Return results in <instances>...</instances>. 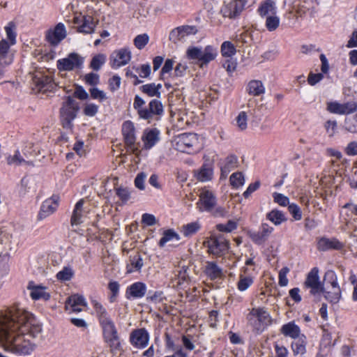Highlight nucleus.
<instances>
[{"instance_id":"f257e3e1","label":"nucleus","mask_w":357,"mask_h":357,"mask_svg":"<svg viewBox=\"0 0 357 357\" xmlns=\"http://www.w3.org/2000/svg\"><path fill=\"white\" fill-rule=\"evenodd\" d=\"M41 331L33 315L23 309L13 307L0 319V342L13 354H30L33 345L24 336L36 337Z\"/></svg>"},{"instance_id":"f03ea898","label":"nucleus","mask_w":357,"mask_h":357,"mask_svg":"<svg viewBox=\"0 0 357 357\" xmlns=\"http://www.w3.org/2000/svg\"><path fill=\"white\" fill-rule=\"evenodd\" d=\"M144 100L139 95H135L133 102V108L140 119L150 123L153 119L160 118L164 114L162 103L158 99H152L149 101L148 107H145Z\"/></svg>"},{"instance_id":"7ed1b4c3","label":"nucleus","mask_w":357,"mask_h":357,"mask_svg":"<svg viewBox=\"0 0 357 357\" xmlns=\"http://www.w3.org/2000/svg\"><path fill=\"white\" fill-rule=\"evenodd\" d=\"M246 319L252 331L261 333L273 324L270 313L264 307H253L248 314Z\"/></svg>"},{"instance_id":"20e7f679","label":"nucleus","mask_w":357,"mask_h":357,"mask_svg":"<svg viewBox=\"0 0 357 357\" xmlns=\"http://www.w3.org/2000/svg\"><path fill=\"white\" fill-rule=\"evenodd\" d=\"M203 148L199 136L196 133L184 132L178 135L175 139V149L183 153L193 154Z\"/></svg>"},{"instance_id":"39448f33","label":"nucleus","mask_w":357,"mask_h":357,"mask_svg":"<svg viewBox=\"0 0 357 357\" xmlns=\"http://www.w3.org/2000/svg\"><path fill=\"white\" fill-rule=\"evenodd\" d=\"M79 110V103L70 96L66 97V100L59 109V119L64 129H73V122L77 117Z\"/></svg>"},{"instance_id":"423d86ee","label":"nucleus","mask_w":357,"mask_h":357,"mask_svg":"<svg viewBox=\"0 0 357 357\" xmlns=\"http://www.w3.org/2000/svg\"><path fill=\"white\" fill-rule=\"evenodd\" d=\"M218 55L217 50L212 45H206L204 50L201 47L191 46L186 51V56L190 60H198L202 64H208Z\"/></svg>"},{"instance_id":"0eeeda50","label":"nucleus","mask_w":357,"mask_h":357,"mask_svg":"<svg viewBox=\"0 0 357 357\" xmlns=\"http://www.w3.org/2000/svg\"><path fill=\"white\" fill-rule=\"evenodd\" d=\"M33 90L40 93L54 91L57 87L53 76L43 71H36L32 78Z\"/></svg>"},{"instance_id":"6e6552de","label":"nucleus","mask_w":357,"mask_h":357,"mask_svg":"<svg viewBox=\"0 0 357 357\" xmlns=\"http://www.w3.org/2000/svg\"><path fill=\"white\" fill-rule=\"evenodd\" d=\"M246 4L247 0L225 1L220 8V13L224 18L236 20L242 14Z\"/></svg>"},{"instance_id":"1a4fd4ad","label":"nucleus","mask_w":357,"mask_h":357,"mask_svg":"<svg viewBox=\"0 0 357 357\" xmlns=\"http://www.w3.org/2000/svg\"><path fill=\"white\" fill-rule=\"evenodd\" d=\"M326 110L333 114L349 115L357 111V102L354 100L339 102L337 100L326 102Z\"/></svg>"},{"instance_id":"9d476101","label":"nucleus","mask_w":357,"mask_h":357,"mask_svg":"<svg viewBox=\"0 0 357 357\" xmlns=\"http://www.w3.org/2000/svg\"><path fill=\"white\" fill-rule=\"evenodd\" d=\"M305 289H310V294L312 296L319 295L324 291V286L319 280V268H312L307 273L303 283Z\"/></svg>"},{"instance_id":"9b49d317","label":"nucleus","mask_w":357,"mask_h":357,"mask_svg":"<svg viewBox=\"0 0 357 357\" xmlns=\"http://www.w3.org/2000/svg\"><path fill=\"white\" fill-rule=\"evenodd\" d=\"M73 22L76 26L77 32L84 34L93 33L96 25L92 16L82 13L75 14Z\"/></svg>"},{"instance_id":"f8f14e48","label":"nucleus","mask_w":357,"mask_h":357,"mask_svg":"<svg viewBox=\"0 0 357 357\" xmlns=\"http://www.w3.org/2000/svg\"><path fill=\"white\" fill-rule=\"evenodd\" d=\"M150 334L145 328L133 329L129 335V342L135 348L143 349L149 343Z\"/></svg>"},{"instance_id":"ddd939ff","label":"nucleus","mask_w":357,"mask_h":357,"mask_svg":"<svg viewBox=\"0 0 357 357\" xmlns=\"http://www.w3.org/2000/svg\"><path fill=\"white\" fill-rule=\"evenodd\" d=\"M132 55L129 47L114 50L109 56V65L112 69H118L128 64Z\"/></svg>"},{"instance_id":"4468645a","label":"nucleus","mask_w":357,"mask_h":357,"mask_svg":"<svg viewBox=\"0 0 357 357\" xmlns=\"http://www.w3.org/2000/svg\"><path fill=\"white\" fill-rule=\"evenodd\" d=\"M84 59L77 53H70L66 58L59 59L56 66L59 71H70L75 68H81Z\"/></svg>"},{"instance_id":"2eb2a0df","label":"nucleus","mask_w":357,"mask_h":357,"mask_svg":"<svg viewBox=\"0 0 357 357\" xmlns=\"http://www.w3.org/2000/svg\"><path fill=\"white\" fill-rule=\"evenodd\" d=\"M60 197L58 195H52L46 199L41 204L38 214V220H41L53 214L59 206Z\"/></svg>"},{"instance_id":"dca6fc26","label":"nucleus","mask_w":357,"mask_h":357,"mask_svg":"<svg viewBox=\"0 0 357 357\" xmlns=\"http://www.w3.org/2000/svg\"><path fill=\"white\" fill-rule=\"evenodd\" d=\"M217 203L216 197L213 192L208 190H203L200 195L197 208L200 212H211Z\"/></svg>"},{"instance_id":"f3484780","label":"nucleus","mask_w":357,"mask_h":357,"mask_svg":"<svg viewBox=\"0 0 357 357\" xmlns=\"http://www.w3.org/2000/svg\"><path fill=\"white\" fill-rule=\"evenodd\" d=\"M325 280L327 284H330L333 292H327L326 297L331 302L337 303L341 297V290L337 282V275L333 271H328L325 273Z\"/></svg>"},{"instance_id":"a211bd4d","label":"nucleus","mask_w":357,"mask_h":357,"mask_svg":"<svg viewBox=\"0 0 357 357\" xmlns=\"http://www.w3.org/2000/svg\"><path fill=\"white\" fill-rule=\"evenodd\" d=\"M229 245V242L222 237H211L207 241L208 252L218 257L224 255Z\"/></svg>"},{"instance_id":"6ab92c4d","label":"nucleus","mask_w":357,"mask_h":357,"mask_svg":"<svg viewBox=\"0 0 357 357\" xmlns=\"http://www.w3.org/2000/svg\"><path fill=\"white\" fill-rule=\"evenodd\" d=\"M198 32L195 25H182L173 29L169 35V39L174 44L183 40L186 36L195 35Z\"/></svg>"},{"instance_id":"aec40b11","label":"nucleus","mask_w":357,"mask_h":357,"mask_svg":"<svg viewBox=\"0 0 357 357\" xmlns=\"http://www.w3.org/2000/svg\"><path fill=\"white\" fill-rule=\"evenodd\" d=\"M274 229L267 223H261L258 231H249L252 241L258 245L264 244L273 231Z\"/></svg>"},{"instance_id":"412c9836","label":"nucleus","mask_w":357,"mask_h":357,"mask_svg":"<svg viewBox=\"0 0 357 357\" xmlns=\"http://www.w3.org/2000/svg\"><path fill=\"white\" fill-rule=\"evenodd\" d=\"M147 291V286L143 282H135L128 286L125 292V297L128 300H135L143 298Z\"/></svg>"},{"instance_id":"4be33fe9","label":"nucleus","mask_w":357,"mask_h":357,"mask_svg":"<svg viewBox=\"0 0 357 357\" xmlns=\"http://www.w3.org/2000/svg\"><path fill=\"white\" fill-rule=\"evenodd\" d=\"M26 288L30 291V297L33 301L40 299L48 301L51 297L50 294L46 291L47 287L42 284H36L33 281H29Z\"/></svg>"},{"instance_id":"5701e85b","label":"nucleus","mask_w":357,"mask_h":357,"mask_svg":"<svg viewBox=\"0 0 357 357\" xmlns=\"http://www.w3.org/2000/svg\"><path fill=\"white\" fill-rule=\"evenodd\" d=\"M238 158L234 154L229 155L225 158L220 160L219 162L220 178H226L228 174L238 167Z\"/></svg>"},{"instance_id":"b1692460","label":"nucleus","mask_w":357,"mask_h":357,"mask_svg":"<svg viewBox=\"0 0 357 357\" xmlns=\"http://www.w3.org/2000/svg\"><path fill=\"white\" fill-rule=\"evenodd\" d=\"M343 247L344 244L335 238L321 237L318 240L317 244V250L321 252H326L329 250H340Z\"/></svg>"},{"instance_id":"393cba45","label":"nucleus","mask_w":357,"mask_h":357,"mask_svg":"<svg viewBox=\"0 0 357 357\" xmlns=\"http://www.w3.org/2000/svg\"><path fill=\"white\" fill-rule=\"evenodd\" d=\"M66 36V30L63 23L56 25L53 31H49L46 35L47 40L52 45H58Z\"/></svg>"},{"instance_id":"a878e982","label":"nucleus","mask_w":357,"mask_h":357,"mask_svg":"<svg viewBox=\"0 0 357 357\" xmlns=\"http://www.w3.org/2000/svg\"><path fill=\"white\" fill-rule=\"evenodd\" d=\"M143 266V258L139 252L134 255H130L126 266V273H140Z\"/></svg>"},{"instance_id":"bb28decb","label":"nucleus","mask_w":357,"mask_h":357,"mask_svg":"<svg viewBox=\"0 0 357 357\" xmlns=\"http://www.w3.org/2000/svg\"><path fill=\"white\" fill-rule=\"evenodd\" d=\"M121 131L125 143L130 146H133L136 141L134 123L130 120L124 121Z\"/></svg>"},{"instance_id":"cd10ccee","label":"nucleus","mask_w":357,"mask_h":357,"mask_svg":"<svg viewBox=\"0 0 357 357\" xmlns=\"http://www.w3.org/2000/svg\"><path fill=\"white\" fill-rule=\"evenodd\" d=\"M204 273L211 280L221 279L223 276L222 269L215 261H207L205 263Z\"/></svg>"},{"instance_id":"c85d7f7f","label":"nucleus","mask_w":357,"mask_h":357,"mask_svg":"<svg viewBox=\"0 0 357 357\" xmlns=\"http://www.w3.org/2000/svg\"><path fill=\"white\" fill-rule=\"evenodd\" d=\"M85 305L86 302L84 298L77 294L70 296L66 303V309L74 312L82 311L83 307Z\"/></svg>"},{"instance_id":"c756f323","label":"nucleus","mask_w":357,"mask_h":357,"mask_svg":"<svg viewBox=\"0 0 357 357\" xmlns=\"http://www.w3.org/2000/svg\"><path fill=\"white\" fill-rule=\"evenodd\" d=\"M159 135L160 131L157 128L145 130L142 136L144 148L150 149L153 147L160 139Z\"/></svg>"},{"instance_id":"7c9ffc66","label":"nucleus","mask_w":357,"mask_h":357,"mask_svg":"<svg viewBox=\"0 0 357 357\" xmlns=\"http://www.w3.org/2000/svg\"><path fill=\"white\" fill-rule=\"evenodd\" d=\"M91 305L99 324L112 318L105 307L98 301L96 299L91 300Z\"/></svg>"},{"instance_id":"2f4dec72","label":"nucleus","mask_w":357,"mask_h":357,"mask_svg":"<svg viewBox=\"0 0 357 357\" xmlns=\"http://www.w3.org/2000/svg\"><path fill=\"white\" fill-rule=\"evenodd\" d=\"M103 340L108 345L111 353L113 354H121L123 351L122 340L119 333L105 337Z\"/></svg>"},{"instance_id":"473e14b6","label":"nucleus","mask_w":357,"mask_h":357,"mask_svg":"<svg viewBox=\"0 0 357 357\" xmlns=\"http://www.w3.org/2000/svg\"><path fill=\"white\" fill-rule=\"evenodd\" d=\"M342 209L344 210L343 218L346 224L357 222V204L348 202L342 206Z\"/></svg>"},{"instance_id":"72a5a7b5","label":"nucleus","mask_w":357,"mask_h":357,"mask_svg":"<svg viewBox=\"0 0 357 357\" xmlns=\"http://www.w3.org/2000/svg\"><path fill=\"white\" fill-rule=\"evenodd\" d=\"M280 333L285 337L296 339L301 336L300 327L294 321H289L282 326Z\"/></svg>"},{"instance_id":"f704fd0d","label":"nucleus","mask_w":357,"mask_h":357,"mask_svg":"<svg viewBox=\"0 0 357 357\" xmlns=\"http://www.w3.org/2000/svg\"><path fill=\"white\" fill-rule=\"evenodd\" d=\"M257 13L261 17H266L268 14H276L277 8L275 2L273 0L262 1L257 8Z\"/></svg>"},{"instance_id":"c9c22d12","label":"nucleus","mask_w":357,"mask_h":357,"mask_svg":"<svg viewBox=\"0 0 357 357\" xmlns=\"http://www.w3.org/2000/svg\"><path fill=\"white\" fill-rule=\"evenodd\" d=\"M139 89L142 93L146 94L149 97H156L159 98L161 96V84H156L153 82L149 83L141 86Z\"/></svg>"},{"instance_id":"e433bc0d","label":"nucleus","mask_w":357,"mask_h":357,"mask_svg":"<svg viewBox=\"0 0 357 357\" xmlns=\"http://www.w3.org/2000/svg\"><path fill=\"white\" fill-rule=\"evenodd\" d=\"M102 333V338L118 334V330L112 318L99 324Z\"/></svg>"},{"instance_id":"4c0bfd02","label":"nucleus","mask_w":357,"mask_h":357,"mask_svg":"<svg viewBox=\"0 0 357 357\" xmlns=\"http://www.w3.org/2000/svg\"><path fill=\"white\" fill-rule=\"evenodd\" d=\"M84 203V199H81L75 204L70 218V224L72 226L79 225L82 222V210Z\"/></svg>"},{"instance_id":"58836bf2","label":"nucleus","mask_w":357,"mask_h":357,"mask_svg":"<svg viewBox=\"0 0 357 357\" xmlns=\"http://www.w3.org/2000/svg\"><path fill=\"white\" fill-rule=\"evenodd\" d=\"M248 93L253 96H259L265 93V87L261 81L253 79L247 86Z\"/></svg>"},{"instance_id":"ea45409f","label":"nucleus","mask_w":357,"mask_h":357,"mask_svg":"<svg viewBox=\"0 0 357 357\" xmlns=\"http://www.w3.org/2000/svg\"><path fill=\"white\" fill-rule=\"evenodd\" d=\"M296 340L291 342V347L293 351L294 355L303 354L306 351V337L302 334L301 337L295 339Z\"/></svg>"},{"instance_id":"a19ab883","label":"nucleus","mask_w":357,"mask_h":357,"mask_svg":"<svg viewBox=\"0 0 357 357\" xmlns=\"http://www.w3.org/2000/svg\"><path fill=\"white\" fill-rule=\"evenodd\" d=\"M180 239V236L173 229H168L163 231L162 236L158 241V245L160 248H163L167 242L173 240L179 241Z\"/></svg>"},{"instance_id":"79ce46f5","label":"nucleus","mask_w":357,"mask_h":357,"mask_svg":"<svg viewBox=\"0 0 357 357\" xmlns=\"http://www.w3.org/2000/svg\"><path fill=\"white\" fill-rule=\"evenodd\" d=\"M266 219L273 222L275 225H280L287 220V218L281 211L273 209L266 213Z\"/></svg>"},{"instance_id":"37998d69","label":"nucleus","mask_w":357,"mask_h":357,"mask_svg":"<svg viewBox=\"0 0 357 357\" xmlns=\"http://www.w3.org/2000/svg\"><path fill=\"white\" fill-rule=\"evenodd\" d=\"M6 36H7V41L11 45H14L17 43V26L16 24L10 21L9 22L7 25L4 27Z\"/></svg>"},{"instance_id":"c03bdc74","label":"nucleus","mask_w":357,"mask_h":357,"mask_svg":"<svg viewBox=\"0 0 357 357\" xmlns=\"http://www.w3.org/2000/svg\"><path fill=\"white\" fill-rule=\"evenodd\" d=\"M201 229V224L198 221L192 222L182 226L181 232L185 237H190L197 233Z\"/></svg>"},{"instance_id":"a18cd8bd","label":"nucleus","mask_w":357,"mask_h":357,"mask_svg":"<svg viewBox=\"0 0 357 357\" xmlns=\"http://www.w3.org/2000/svg\"><path fill=\"white\" fill-rule=\"evenodd\" d=\"M107 289L110 292L108 297L109 301L110 303H113L116 301L119 295L120 284L117 281L111 280L107 284Z\"/></svg>"},{"instance_id":"49530a36","label":"nucleus","mask_w":357,"mask_h":357,"mask_svg":"<svg viewBox=\"0 0 357 357\" xmlns=\"http://www.w3.org/2000/svg\"><path fill=\"white\" fill-rule=\"evenodd\" d=\"M213 176V169L208 165L204 164L199 170L197 178L202 182L210 181Z\"/></svg>"},{"instance_id":"de8ad7c7","label":"nucleus","mask_w":357,"mask_h":357,"mask_svg":"<svg viewBox=\"0 0 357 357\" xmlns=\"http://www.w3.org/2000/svg\"><path fill=\"white\" fill-rule=\"evenodd\" d=\"M229 182L232 188L238 189L245 183L244 175L241 172H234L230 176Z\"/></svg>"},{"instance_id":"09e8293b","label":"nucleus","mask_w":357,"mask_h":357,"mask_svg":"<svg viewBox=\"0 0 357 357\" xmlns=\"http://www.w3.org/2000/svg\"><path fill=\"white\" fill-rule=\"evenodd\" d=\"M221 54L223 57H232L236 53V49L234 44L230 41H225L221 45Z\"/></svg>"},{"instance_id":"8fccbe9b","label":"nucleus","mask_w":357,"mask_h":357,"mask_svg":"<svg viewBox=\"0 0 357 357\" xmlns=\"http://www.w3.org/2000/svg\"><path fill=\"white\" fill-rule=\"evenodd\" d=\"M11 46L12 45L9 44L6 39H1L0 40V61L13 59V57L9 55Z\"/></svg>"},{"instance_id":"3c124183","label":"nucleus","mask_w":357,"mask_h":357,"mask_svg":"<svg viewBox=\"0 0 357 357\" xmlns=\"http://www.w3.org/2000/svg\"><path fill=\"white\" fill-rule=\"evenodd\" d=\"M280 20L276 15H268L266 18L265 26L268 31H275L280 26Z\"/></svg>"},{"instance_id":"603ef678","label":"nucleus","mask_w":357,"mask_h":357,"mask_svg":"<svg viewBox=\"0 0 357 357\" xmlns=\"http://www.w3.org/2000/svg\"><path fill=\"white\" fill-rule=\"evenodd\" d=\"M254 282V280L251 276H244L240 275L239 280L237 282V289L240 291L247 290Z\"/></svg>"},{"instance_id":"864d4df0","label":"nucleus","mask_w":357,"mask_h":357,"mask_svg":"<svg viewBox=\"0 0 357 357\" xmlns=\"http://www.w3.org/2000/svg\"><path fill=\"white\" fill-rule=\"evenodd\" d=\"M106 56L102 54H98L94 56L90 63V67L94 70H99L102 66L105 63Z\"/></svg>"},{"instance_id":"5fc2aeb1","label":"nucleus","mask_w":357,"mask_h":357,"mask_svg":"<svg viewBox=\"0 0 357 357\" xmlns=\"http://www.w3.org/2000/svg\"><path fill=\"white\" fill-rule=\"evenodd\" d=\"M149 36L147 33L137 35L133 40L134 45L138 50H142L149 43Z\"/></svg>"},{"instance_id":"6e6d98bb","label":"nucleus","mask_w":357,"mask_h":357,"mask_svg":"<svg viewBox=\"0 0 357 357\" xmlns=\"http://www.w3.org/2000/svg\"><path fill=\"white\" fill-rule=\"evenodd\" d=\"M115 192L116 196L119 198L122 204H126L130 198V192L127 188H116Z\"/></svg>"},{"instance_id":"4d7b16f0","label":"nucleus","mask_w":357,"mask_h":357,"mask_svg":"<svg viewBox=\"0 0 357 357\" xmlns=\"http://www.w3.org/2000/svg\"><path fill=\"white\" fill-rule=\"evenodd\" d=\"M344 128L351 133H357V119L356 115L351 118L345 119Z\"/></svg>"},{"instance_id":"13d9d810","label":"nucleus","mask_w":357,"mask_h":357,"mask_svg":"<svg viewBox=\"0 0 357 357\" xmlns=\"http://www.w3.org/2000/svg\"><path fill=\"white\" fill-rule=\"evenodd\" d=\"M73 275L74 273L70 267H64L56 273V278L61 281H68L71 280Z\"/></svg>"},{"instance_id":"bf43d9fd","label":"nucleus","mask_w":357,"mask_h":357,"mask_svg":"<svg viewBox=\"0 0 357 357\" xmlns=\"http://www.w3.org/2000/svg\"><path fill=\"white\" fill-rule=\"evenodd\" d=\"M237 228V222L229 220L226 224H218L216 229L221 232H231Z\"/></svg>"},{"instance_id":"052dcab7","label":"nucleus","mask_w":357,"mask_h":357,"mask_svg":"<svg viewBox=\"0 0 357 357\" xmlns=\"http://www.w3.org/2000/svg\"><path fill=\"white\" fill-rule=\"evenodd\" d=\"M222 67L227 70V72L229 75H231L234 71H236L237 68L236 59L232 57L226 59L222 62Z\"/></svg>"},{"instance_id":"680f3d73","label":"nucleus","mask_w":357,"mask_h":357,"mask_svg":"<svg viewBox=\"0 0 357 357\" xmlns=\"http://www.w3.org/2000/svg\"><path fill=\"white\" fill-rule=\"evenodd\" d=\"M6 161L9 165H20L22 164V162H25V160L21 155L20 151L17 149L13 155H9L7 157Z\"/></svg>"},{"instance_id":"e2e57ef3","label":"nucleus","mask_w":357,"mask_h":357,"mask_svg":"<svg viewBox=\"0 0 357 357\" xmlns=\"http://www.w3.org/2000/svg\"><path fill=\"white\" fill-rule=\"evenodd\" d=\"M89 92L92 99L98 100L100 102H102L107 98L105 93L96 87L91 88Z\"/></svg>"},{"instance_id":"0e129e2a","label":"nucleus","mask_w":357,"mask_h":357,"mask_svg":"<svg viewBox=\"0 0 357 357\" xmlns=\"http://www.w3.org/2000/svg\"><path fill=\"white\" fill-rule=\"evenodd\" d=\"M236 124L241 130H245L248 126V116L245 112H240L236 118Z\"/></svg>"},{"instance_id":"69168bd1","label":"nucleus","mask_w":357,"mask_h":357,"mask_svg":"<svg viewBox=\"0 0 357 357\" xmlns=\"http://www.w3.org/2000/svg\"><path fill=\"white\" fill-rule=\"evenodd\" d=\"M99 107L94 103H86L83 108V114L86 116L93 117L98 112Z\"/></svg>"},{"instance_id":"338daca9","label":"nucleus","mask_w":357,"mask_h":357,"mask_svg":"<svg viewBox=\"0 0 357 357\" xmlns=\"http://www.w3.org/2000/svg\"><path fill=\"white\" fill-rule=\"evenodd\" d=\"M288 211L295 220H300L302 218V211L301 208L294 203H291L288 206Z\"/></svg>"},{"instance_id":"774afa93","label":"nucleus","mask_w":357,"mask_h":357,"mask_svg":"<svg viewBox=\"0 0 357 357\" xmlns=\"http://www.w3.org/2000/svg\"><path fill=\"white\" fill-rule=\"evenodd\" d=\"M121 79L118 75H113L109 79L108 84L109 89L112 92L117 91L121 86Z\"/></svg>"}]
</instances>
